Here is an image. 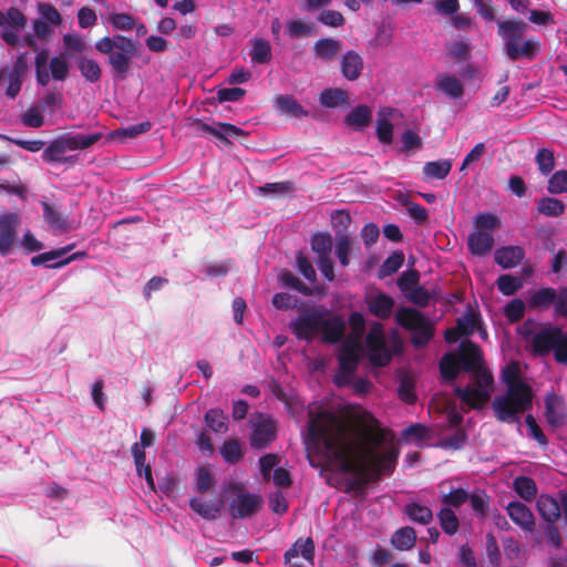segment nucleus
Masks as SVG:
<instances>
[{"instance_id":"58","label":"nucleus","mask_w":567,"mask_h":567,"mask_svg":"<svg viewBox=\"0 0 567 567\" xmlns=\"http://www.w3.org/2000/svg\"><path fill=\"white\" fill-rule=\"evenodd\" d=\"M434 334V327L432 322L426 319L424 324L422 323L419 328L412 331L411 341L415 347H424L429 343Z\"/></svg>"},{"instance_id":"51","label":"nucleus","mask_w":567,"mask_h":567,"mask_svg":"<svg viewBox=\"0 0 567 567\" xmlns=\"http://www.w3.org/2000/svg\"><path fill=\"white\" fill-rule=\"evenodd\" d=\"M220 454L228 464H236L244 457L243 449L236 439L225 441L220 447Z\"/></svg>"},{"instance_id":"47","label":"nucleus","mask_w":567,"mask_h":567,"mask_svg":"<svg viewBox=\"0 0 567 567\" xmlns=\"http://www.w3.org/2000/svg\"><path fill=\"white\" fill-rule=\"evenodd\" d=\"M437 518L440 520V526L445 534L452 536L457 533L460 520L452 508H441V511L437 513Z\"/></svg>"},{"instance_id":"37","label":"nucleus","mask_w":567,"mask_h":567,"mask_svg":"<svg viewBox=\"0 0 567 567\" xmlns=\"http://www.w3.org/2000/svg\"><path fill=\"white\" fill-rule=\"evenodd\" d=\"M154 442V432L148 427H144L141 432V442L134 443L131 449L135 466L141 467L143 463L146 462V454L144 450L152 446Z\"/></svg>"},{"instance_id":"19","label":"nucleus","mask_w":567,"mask_h":567,"mask_svg":"<svg viewBox=\"0 0 567 567\" xmlns=\"http://www.w3.org/2000/svg\"><path fill=\"white\" fill-rule=\"evenodd\" d=\"M545 416L547 423L553 427H560L566 423L567 412L564 400L551 392L545 398Z\"/></svg>"},{"instance_id":"52","label":"nucleus","mask_w":567,"mask_h":567,"mask_svg":"<svg viewBox=\"0 0 567 567\" xmlns=\"http://www.w3.org/2000/svg\"><path fill=\"white\" fill-rule=\"evenodd\" d=\"M311 249L318 255V258L330 257L332 249V238L330 234H315L311 238Z\"/></svg>"},{"instance_id":"59","label":"nucleus","mask_w":567,"mask_h":567,"mask_svg":"<svg viewBox=\"0 0 567 567\" xmlns=\"http://www.w3.org/2000/svg\"><path fill=\"white\" fill-rule=\"evenodd\" d=\"M547 192L551 195L567 193V171H556L548 179Z\"/></svg>"},{"instance_id":"3","label":"nucleus","mask_w":567,"mask_h":567,"mask_svg":"<svg viewBox=\"0 0 567 567\" xmlns=\"http://www.w3.org/2000/svg\"><path fill=\"white\" fill-rule=\"evenodd\" d=\"M462 365V370L472 373V382L465 388L455 385L454 395L468 409L481 410L491 399V388L494 377L484 364V358L480 347L471 340L461 342L458 352L455 353Z\"/></svg>"},{"instance_id":"57","label":"nucleus","mask_w":567,"mask_h":567,"mask_svg":"<svg viewBox=\"0 0 567 567\" xmlns=\"http://www.w3.org/2000/svg\"><path fill=\"white\" fill-rule=\"evenodd\" d=\"M535 162L537 164L538 171L542 175H549L555 167V156L554 153L548 148H539L535 156Z\"/></svg>"},{"instance_id":"23","label":"nucleus","mask_w":567,"mask_h":567,"mask_svg":"<svg viewBox=\"0 0 567 567\" xmlns=\"http://www.w3.org/2000/svg\"><path fill=\"white\" fill-rule=\"evenodd\" d=\"M494 246L493 233L474 230L468 235L467 247L472 255L485 256Z\"/></svg>"},{"instance_id":"18","label":"nucleus","mask_w":567,"mask_h":567,"mask_svg":"<svg viewBox=\"0 0 567 567\" xmlns=\"http://www.w3.org/2000/svg\"><path fill=\"white\" fill-rule=\"evenodd\" d=\"M346 321L339 315H322L320 331L321 339L326 343H338L344 336Z\"/></svg>"},{"instance_id":"64","label":"nucleus","mask_w":567,"mask_h":567,"mask_svg":"<svg viewBox=\"0 0 567 567\" xmlns=\"http://www.w3.org/2000/svg\"><path fill=\"white\" fill-rule=\"evenodd\" d=\"M504 315L512 323L519 321L525 315L524 301L518 298L511 300L504 308Z\"/></svg>"},{"instance_id":"20","label":"nucleus","mask_w":567,"mask_h":567,"mask_svg":"<svg viewBox=\"0 0 567 567\" xmlns=\"http://www.w3.org/2000/svg\"><path fill=\"white\" fill-rule=\"evenodd\" d=\"M342 41L327 37L318 39L312 45L313 56L326 63L333 62L342 51Z\"/></svg>"},{"instance_id":"48","label":"nucleus","mask_w":567,"mask_h":567,"mask_svg":"<svg viewBox=\"0 0 567 567\" xmlns=\"http://www.w3.org/2000/svg\"><path fill=\"white\" fill-rule=\"evenodd\" d=\"M513 486L515 492L525 501H532L537 495V487L533 478L528 476H517Z\"/></svg>"},{"instance_id":"44","label":"nucleus","mask_w":567,"mask_h":567,"mask_svg":"<svg viewBox=\"0 0 567 567\" xmlns=\"http://www.w3.org/2000/svg\"><path fill=\"white\" fill-rule=\"evenodd\" d=\"M43 218L48 225L59 231L68 229L66 218L54 206L49 203H42Z\"/></svg>"},{"instance_id":"21","label":"nucleus","mask_w":567,"mask_h":567,"mask_svg":"<svg viewBox=\"0 0 567 567\" xmlns=\"http://www.w3.org/2000/svg\"><path fill=\"white\" fill-rule=\"evenodd\" d=\"M364 63L361 54L354 50H348L340 58V71L348 81L358 80L363 71Z\"/></svg>"},{"instance_id":"56","label":"nucleus","mask_w":567,"mask_h":567,"mask_svg":"<svg viewBox=\"0 0 567 567\" xmlns=\"http://www.w3.org/2000/svg\"><path fill=\"white\" fill-rule=\"evenodd\" d=\"M497 289L504 296H512L523 287V281L519 277L512 275H501L496 280Z\"/></svg>"},{"instance_id":"38","label":"nucleus","mask_w":567,"mask_h":567,"mask_svg":"<svg viewBox=\"0 0 567 567\" xmlns=\"http://www.w3.org/2000/svg\"><path fill=\"white\" fill-rule=\"evenodd\" d=\"M190 508L207 520H215L220 516L221 505L193 497L189 501Z\"/></svg>"},{"instance_id":"9","label":"nucleus","mask_w":567,"mask_h":567,"mask_svg":"<svg viewBox=\"0 0 567 567\" xmlns=\"http://www.w3.org/2000/svg\"><path fill=\"white\" fill-rule=\"evenodd\" d=\"M49 53L47 50L38 52L34 59L35 78L37 82L41 86L48 85L50 78L55 81H64L69 75V63L62 56H54L49 62Z\"/></svg>"},{"instance_id":"35","label":"nucleus","mask_w":567,"mask_h":567,"mask_svg":"<svg viewBox=\"0 0 567 567\" xmlns=\"http://www.w3.org/2000/svg\"><path fill=\"white\" fill-rule=\"evenodd\" d=\"M391 545L401 551L409 550L416 543V533L413 527L404 526L396 529L390 539Z\"/></svg>"},{"instance_id":"2","label":"nucleus","mask_w":567,"mask_h":567,"mask_svg":"<svg viewBox=\"0 0 567 567\" xmlns=\"http://www.w3.org/2000/svg\"><path fill=\"white\" fill-rule=\"evenodd\" d=\"M308 451L309 464L315 468L338 472L342 474H354L347 481L346 492H359L367 484L375 482L380 477H374L372 465L355 458L354 446L346 441H332L329 439L326 443H315L305 437Z\"/></svg>"},{"instance_id":"6","label":"nucleus","mask_w":567,"mask_h":567,"mask_svg":"<svg viewBox=\"0 0 567 567\" xmlns=\"http://www.w3.org/2000/svg\"><path fill=\"white\" fill-rule=\"evenodd\" d=\"M507 389L503 396H496L493 401L495 416L501 422L518 421V414L532 408L533 393L530 386H517Z\"/></svg>"},{"instance_id":"61","label":"nucleus","mask_w":567,"mask_h":567,"mask_svg":"<svg viewBox=\"0 0 567 567\" xmlns=\"http://www.w3.org/2000/svg\"><path fill=\"white\" fill-rule=\"evenodd\" d=\"M151 122H142L135 125H131L128 127L117 128L113 131L112 136L116 138H134L143 133H146L151 130Z\"/></svg>"},{"instance_id":"63","label":"nucleus","mask_w":567,"mask_h":567,"mask_svg":"<svg viewBox=\"0 0 567 567\" xmlns=\"http://www.w3.org/2000/svg\"><path fill=\"white\" fill-rule=\"evenodd\" d=\"M317 21L330 28H340L346 23L343 14L337 10H322L317 17Z\"/></svg>"},{"instance_id":"17","label":"nucleus","mask_w":567,"mask_h":567,"mask_svg":"<svg viewBox=\"0 0 567 567\" xmlns=\"http://www.w3.org/2000/svg\"><path fill=\"white\" fill-rule=\"evenodd\" d=\"M262 498L257 494L241 493L229 505L233 518H247L254 516L261 507Z\"/></svg>"},{"instance_id":"42","label":"nucleus","mask_w":567,"mask_h":567,"mask_svg":"<svg viewBox=\"0 0 567 567\" xmlns=\"http://www.w3.org/2000/svg\"><path fill=\"white\" fill-rule=\"evenodd\" d=\"M462 370V365L455 353H446L440 360V372L444 380L454 381Z\"/></svg>"},{"instance_id":"1","label":"nucleus","mask_w":567,"mask_h":567,"mask_svg":"<svg viewBox=\"0 0 567 567\" xmlns=\"http://www.w3.org/2000/svg\"><path fill=\"white\" fill-rule=\"evenodd\" d=\"M371 420L373 424L362 431L363 442H358L350 436L348 424L336 413L328 410L318 413L310 411L308 441L321 445L329 439L349 442L355 449V458L372 465L374 477L390 475L395 468L399 451L393 444L383 452L379 451L386 442L388 431L381 429L374 417Z\"/></svg>"},{"instance_id":"25","label":"nucleus","mask_w":567,"mask_h":567,"mask_svg":"<svg viewBox=\"0 0 567 567\" xmlns=\"http://www.w3.org/2000/svg\"><path fill=\"white\" fill-rule=\"evenodd\" d=\"M537 511L547 523H555L563 512L560 498L556 499L549 495H540L537 499Z\"/></svg>"},{"instance_id":"12","label":"nucleus","mask_w":567,"mask_h":567,"mask_svg":"<svg viewBox=\"0 0 567 567\" xmlns=\"http://www.w3.org/2000/svg\"><path fill=\"white\" fill-rule=\"evenodd\" d=\"M27 17L24 13L16 8L10 7L7 11L0 9V28L2 40L16 48L20 44L19 32L27 25Z\"/></svg>"},{"instance_id":"7","label":"nucleus","mask_w":567,"mask_h":567,"mask_svg":"<svg viewBox=\"0 0 567 567\" xmlns=\"http://www.w3.org/2000/svg\"><path fill=\"white\" fill-rule=\"evenodd\" d=\"M102 133H93L89 135L76 134L72 136H60L54 138L45 147L42 158L49 163H66L69 158H64L68 151L86 150L102 138Z\"/></svg>"},{"instance_id":"4","label":"nucleus","mask_w":567,"mask_h":567,"mask_svg":"<svg viewBox=\"0 0 567 567\" xmlns=\"http://www.w3.org/2000/svg\"><path fill=\"white\" fill-rule=\"evenodd\" d=\"M528 28V24L520 18L497 21V34L503 41V51L511 61L520 59L533 61L538 55L539 40L524 38Z\"/></svg>"},{"instance_id":"24","label":"nucleus","mask_w":567,"mask_h":567,"mask_svg":"<svg viewBox=\"0 0 567 567\" xmlns=\"http://www.w3.org/2000/svg\"><path fill=\"white\" fill-rule=\"evenodd\" d=\"M525 256L524 249L519 246L502 247L495 251V262L504 269L514 268L520 264Z\"/></svg>"},{"instance_id":"11","label":"nucleus","mask_w":567,"mask_h":567,"mask_svg":"<svg viewBox=\"0 0 567 567\" xmlns=\"http://www.w3.org/2000/svg\"><path fill=\"white\" fill-rule=\"evenodd\" d=\"M368 358L373 367H385L392 359V353L386 347L383 326L374 323L365 338Z\"/></svg>"},{"instance_id":"8","label":"nucleus","mask_w":567,"mask_h":567,"mask_svg":"<svg viewBox=\"0 0 567 567\" xmlns=\"http://www.w3.org/2000/svg\"><path fill=\"white\" fill-rule=\"evenodd\" d=\"M322 315H329V311L322 307H305L289 328L297 339L310 341L319 334Z\"/></svg>"},{"instance_id":"16","label":"nucleus","mask_w":567,"mask_h":567,"mask_svg":"<svg viewBox=\"0 0 567 567\" xmlns=\"http://www.w3.org/2000/svg\"><path fill=\"white\" fill-rule=\"evenodd\" d=\"M21 217L18 213L7 212L0 214V255L8 256L18 239V229Z\"/></svg>"},{"instance_id":"45","label":"nucleus","mask_w":567,"mask_h":567,"mask_svg":"<svg viewBox=\"0 0 567 567\" xmlns=\"http://www.w3.org/2000/svg\"><path fill=\"white\" fill-rule=\"evenodd\" d=\"M206 425L215 433H225L228 430V416L220 409H210L205 415Z\"/></svg>"},{"instance_id":"29","label":"nucleus","mask_w":567,"mask_h":567,"mask_svg":"<svg viewBox=\"0 0 567 567\" xmlns=\"http://www.w3.org/2000/svg\"><path fill=\"white\" fill-rule=\"evenodd\" d=\"M276 109L287 116L306 117L309 112L292 96L279 95L275 100Z\"/></svg>"},{"instance_id":"32","label":"nucleus","mask_w":567,"mask_h":567,"mask_svg":"<svg viewBox=\"0 0 567 567\" xmlns=\"http://www.w3.org/2000/svg\"><path fill=\"white\" fill-rule=\"evenodd\" d=\"M403 513L411 522L420 525H429L433 520L432 509L417 502L406 503Z\"/></svg>"},{"instance_id":"31","label":"nucleus","mask_w":567,"mask_h":567,"mask_svg":"<svg viewBox=\"0 0 567 567\" xmlns=\"http://www.w3.org/2000/svg\"><path fill=\"white\" fill-rule=\"evenodd\" d=\"M426 319L422 312L413 308H401L395 315L398 324L411 332L422 323L424 324Z\"/></svg>"},{"instance_id":"55","label":"nucleus","mask_w":567,"mask_h":567,"mask_svg":"<svg viewBox=\"0 0 567 567\" xmlns=\"http://www.w3.org/2000/svg\"><path fill=\"white\" fill-rule=\"evenodd\" d=\"M23 75L8 72V69L0 70V85L4 80H8L6 94L10 99L17 97L22 86Z\"/></svg>"},{"instance_id":"53","label":"nucleus","mask_w":567,"mask_h":567,"mask_svg":"<svg viewBox=\"0 0 567 567\" xmlns=\"http://www.w3.org/2000/svg\"><path fill=\"white\" fill-rule=\"evenodd\" d=\"M352 240L344 233H337L336 235V256L342 267H348L350 264L349 254L351 251Z\"/></svg>"},{"instance_id":"62","label":"nucleus","mask_w":567,"mask_h":567,"mask_svg":"<svg viewBox=\"0 0 567 567\" xmlns=\"http://www.w3.org/2000/svg\"><path fill=\"white\" fill-rule=\"evenodd\" d=\"M501 221L498 217L491 213L477 214L474 218L475 230L489 231L499 227Z\"/></svg>"},{"instance_id":"50","label":"nucleus","mask_w":567,"mask_h":567,"mask_svg":"<svg viewBox=\"0 0 567 567\" xmlns=\"http://www.w3.org/2000/svg\"><path fill=\"white\" fill-rule=\"evenodd\" d=\"M279 280L284 286L291 288L306 297H310L313 295V289L305 285L288 269H284L279 274Z\"/></svg>"},{"instance_id":"60","label":"nucleus","mask_w":567,"mask_h":567,"mask_svg":"<svg viewBox=\"0 0 567 567\" xmlns=\"http://www.w3.org/2000/svg\"><path fill=\"white\" fill-rule=\"evenodd\" d=\"M287 33L292 39L313 35V25L301 20H291L287 23Z\"/></svg>"},{"instance_id":"39","label":"nucleus","mask_w":567,"mask_h":567,"mask_svg":"<svg viewBox=\"0 0 567 567\" xmlns=\"http://www.w3.org/2000/svg\"><path fill=\"white\" fill-rule=\"evenodd\" d=\"M565 208L564 202L556 197L544 196L536 202L537 213L547 217H559Z\"/></svg>"},{"instance_id":"49","label":"nucleus","mask_w":567,"mask_h":567,"mask_svg":"<svg viewBox=\"0 0 567 567\" xmlns=\"http://www.w3.org/2000/svg\"><path fill=\"white\" fill-rule=\"evenodd\" d=\"M481 316L474 310L468 309L463 317L456 320V324L461 333L464 336H471L476 329L481 328Z\"/></svg>"},{"instance_id":"46","label":"nucleus","mask_w":567,"mask_h":567,"mask_svg":"<svg viewBox=\"0 0 567 567\" xmlns=\"http://www.w3.org/2000/svg\"><path fill=\"white\" fill-rule=\"evenodd\" d=\"M502 380L507 389H518L517 386H529L520 379V368L518 362L512 361L502 370Z\"/></svg>"},{"instance_id":"36","label":"nucleus","mask_w":567,"mask_h":567,"mask_svg":"<svg viewBox=\"0 0 567 567\" xmlns=\"http://www.w3.org/2000/svg\"><path fill=\"white\" fill-rule=\"evenodd\" d=\"M452 169L451 159L432 161L424 164L422 168L423 179H444Z\"/></svg>"},{"instance_id":"41","label":"nucleus","mask_w":567,"mask_h":567,"mask_svg":"<svg viewBox=\"0 0 567 567\" xmlns=\"http://www.w3.org/2000/svg\"><path fill=\"white\" fill-rule=\"evenodd\" d=\"M319 102L324 107L334 109L349 104V94L342 89H324L320 93Z\"/></svg>"},{"instance_id":"5","label":"nucleus","mask_w":567,"mask_h":567,"mask_svg":"<svg viewBox=\"0 0 567 567\" xmlns=\"http://www.w3.org/2000/svg\"><path fill=\"white\" fill-rule=\"evenodd\" d=\"M137 47V42L122 34L103 37L95 42L96 51L107 55V62L115 81L126 79L132 60L136 55Z\"/></svg>"},{"instance_id":"10","label":"nucleus","mask_w":567,"mask_h":567,"mask_svg":"<svg viewBox=\"0 0 567 567\" xmlns=\"http://www.w3.org/2000/svg\"><path fill=\"white\" fill-rule=\"evenodd\" d=\"M250 446L256 450L266 449L277 437V422L269 414L257 413L250 419Z\"/></svg>"},{"instance_id":"43","label":"nucleus","mask_w":567,"mask_h":567,"mask_svg":"<svg viewBox=\"0 0 567 567\" xmlns=\"http://www.w3.org/2000/svg\"><path fill=\"white\" fill-rule=\"evenodd\" d=\"M78 68L81 72V75L89 82L95 83L100 81L102 76V70L99 63L90 58L80 56L76 60Z\"/></svg>"},{"instance_id":"33","label":"nucleus","mask_w":567,"mask_h":567,"mask_svg":"<svg viewBox=\"0 0 567 567\" xmlns=\"http://www.w3.org/2000/svg\"><path fill=\"white\" fill-rule=\"evenodd\" d=\"M436 87L450 97L457 100L464 95V87L455 75L439 74L435 81Z\"/></svg>"},{"instance_id":"13","label":"nucleus","mask_w":567,"mask_h":567,"mask_svg":"<svg viewBox=\"0 0 567 567\" xmlns=\"http://www.w3.org/2000/svg\"><path fill=\"white\" fill-rule=\"evenodd\" d=\"M361 346L358 342H346L338 353L339 372L334 377V384L343 386L350 383L349 378L359 365Z\"/></svg>"},{"instance_id":"28","label":"nucleus","mask_w":567,"mask_h":567,"mask_svg":"<svg viewBox=\"0 0 567 567\" xmlns=\"http://www.w3.org/2000/svg\"><path fill=\"white\" fill-rule=\"evenodd\" d=\"M557 299V290L551 287L540 288L530 292L527 305L533 309H548Z\"/></svg>"},{"instance_id":"27","label":"nucleus","mask_w":567,"mask_h":567,"mask_svg":"<svg viewBox=\"0 0 567 567\" xmlns=\"http://www.w3.org/2000/svg\"><path fill=\"white\" fill-rule=\"evenodd\" d=\"M394 299L385 293H378L368 301L369 311L379 319H388L393 311Z\"/></svg>"},{"instance_id":"22","label":"nucleus","mask_w":567,"mask_h":567,"mask_svg":"<svg viewBox=\"0 0 567 567\" xmlns=\"http://www.w3.org/2000/svg\"><path fill=\"white\" fill-rule=\"evenodd\" d=\"M509 518L520 528L532 532L535 527V519L532 511L520 502H511L506 507Z\"/></svg>"},{"instance_id":"40","label":"nucleus","mask_w":567,"mask_h":567,"mask_svg":"<svg viewBox=\"0 0 567 567\" xmlns=\"http://www.w3.org/2000/svg\"><path fill=\"white\" fill-rule=\"evenodd\" d=\"M250 59L255 64H266L271 61V45L268 40L255 38L251 41Z\"/></svg>"},{"instance_id":"15","label":"nucleus","mask_w":567,"mask_h":567,"mask_svg":"<svg viewBox=\"0 0 567 567\" xmlns=\"http://www.w3.org/2000/svg\"><path fill=\"white\" fill-rule=\"evenodd\" d=\"M74 246V244H71L65 247L39 254L30 259V264L33 267L44 266L51 269H61L69 265L71 261L76 260L85 255L84 252H74L66 258H62L68 252H70Z\"/></svg>"},{"instance_id":"26","label":"nucleus","mask_w":567,"mask_h":567,"mask_svg":"<svg viewBox=\"0 0 567 567\" xmlns=\"http://www.w3.org/2000/svg\"><path fill=\"white\" fill-rule=\"evenodd\" d=\"M299 554L310 563L315 559V542L311 537L306 539L298 538L295 544L285 553L284 559L286 564H290L292 558L299 556Z\"/></svg>"},{"instance_id":"30","label":"nucleus","mask_w":567,"mask_h":567,"mask_svg":"<svg viewBox=\"0 0 567 567\" xmlns=\"http://www.w3.org/2000/svg\"><path fill=\"white\" fill-rule=\"evenodd\" d=\"M372 120V111L367 105H357L344 117V123L357 131L367 127Z\"/></svg>"},{"instance_id":"14","label":"nucleus","mask_w":567,"mask_h":567,"mask_svg":"<svg viewBox=\"0 0 567 567\" xmlns=\"http://www.w3.org/2000/svg\"><path fill=\"white\" fill-rule=\"evenodd\" d=\"M563 337V329L557 326H547L535 332L529 340L530 352L535 357H545L554 352L558 338Z\"/></svg>"},{"instance_id":"34","label":"nucleus","mask_w":567,"mask_h":567,"mask_svg":"<svg viewBox=\"0 0 567 567\" xmlns=\"http://www.w3.org/2000/svg\"><path fill=\"white\" fill-rule=\"evenodd\" d=\"M392 109L382 107L378 113L377 137L382 144H390L393 141V125L389 120Z\"/></svg>"},{"instance_id":"54","label":"nucleus","mask_w":567,"mask_h":567,"mask_svg":"<svg viewBox=\"0 0 567 567\" xmlns=\"http://www.w3.org/2000/svg\"><path fill=\"white\" fill-rule=\"evenodd\" d=\"M404 262V255L401 251L392 252L380 266L379 277L384 278L396 272Z\"/></svg>"}]
</instances>
